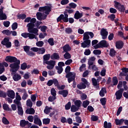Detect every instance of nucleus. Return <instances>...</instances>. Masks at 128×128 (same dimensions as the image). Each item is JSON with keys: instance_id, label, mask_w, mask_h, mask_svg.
Masks as SVG:
<instances>
[{"instance_id": "obj_22", "label": "nucleus", "mask_w": 128, "mask_h": 128, "mask_svg": "<svg viewBox=\"0 0 128 128\" xmlns=\"http://www.w3.org/2000/svg\"><path fill=\"white\" fill-rule=\"evenodd\" d=\"M92 84L94 86L95 88H96V90H100V86L98 84V81L96 80V78H92Z\"/></svg>"}, {"instance_id": "obj_39", "label": "nucleus", "mask_w": 128, "mask_h": 128, "mask_svg": "<svg viewBox=\"0 0 128 128\" xmlns=\"http://www.w3.org/2000/svg\"><path fill=\"white\" fill-rule=\"evenodd\" d=\"M104 128H112V123L111 122L108 123V122L105 121L104 122Z\"/></svg>"}, {"instance_id": "obj_6", "label": "nucleus", "mask_w": 128, "mask_h": 128, "mask_svg": "<svg viewBox=\"0 0 128 128\" xmlns=\"http://www.w3.org/2000/svg\"><path fill=\"white\" fill-rule=\"evenodd\" d=\"M114 2L115 8L118 10L119 12H124L126 10L124 6L122 5L120 2H118L116 0L114 1Z\"/></svg>"}, {"instance_id": "obj_3", "label": "nucleus", "mask_w": 128, "mask_h": 128, "mask_svg": "<svg viewBox=\"0 0 128 128\" xmlns=\"http://www.w3.org/2000/svg\"><path fill=\"white\" fill-rule=\"evenodd\" d=\"M5 60L6 62L11 63L9 66L10 68V70L14 68H13L14 66L20 68V60H18V58L15 56H6L5 58Z\"/></svg>"}, {"instance_id": "obj_13", "label": "nucleus", "mask_w": 128, "mask_h": 128, "mask_svg": "<svg viewBox=\"0 0 128 128\" xmlns=\"http://www.w3.org/2000/svg\"><path fill=\"white\" fill-rule=\"evenodd\" d=\"M6 94L8 98H12V100H14V96H16V93H14V90H8Z\"/></svg>"}, {"instance_id": "obj_23", "label": "nucleus", "mask_w": 128, "mask_h": 128, "mask_svg": "<svg viewBox=\"0 0 128 128\" xmlns=\"http://www.w3.org/2000/svg\"><path fill=\"white\" fill-rule=\"evenodd\" d=\"M34 112H36V110L34 108H32V107L28 108L26 110V114H34Z\"/></svg>"}, {"instance_id": "obj_38", "label": "nucleus", "mask_w": 128, "mask_h": 128, "mask_svg": "<svg viewBox=\"0 0 128 128\" xmlns=\"http://www.w3.org/2000/svg\"><path fill=\"white\" fill-rule=\"evenodd\" d=\"M43 124H50V119L49 118H46L42 120Z\"/></svg>"}, {"instance_id": "obj_30", "label": "nucleus", "mask_w": 128, "mask_h": 128, "mask_svg": "<svg viewBox=\"0 0 128 128\" xmlns=\"http://www.w3.org/2000/svg\"><path fill=\"white\" fill-rule=\"evenodd\" d=\"M64 58L65 60H70L72 58V55L68 52H65L64 54Z\"/></svg>"}, {"instance_id": "obj_31", "label": "nucleus", "mask_w": 128, "mask_h": 128, "mask_svg": "<svg viewBox=\"0 0 128 128\" xmlns=\"http://www.w3.org/2000/svg\"><path fill=\"white\" fill-rule=\"evenodd\" d=\"M79 110L80 109L77 106H75V105H72L71 106L70 110L72 112H78Z\"/></svg>"}, {"instance_id": "obj_29", "label": "nucleus", "mask_w": 128, "mask_h": 128, "mask_svg": "<svg viewBox=\"0 0 128 128\" xmlns=\"http://www.w3.org/2000/svg\"><path fill=\"white\" fill-rule=\"evenodd\" d=\"M76 6H77V5L76 4V3L71 2L69 4L68 6H66V8H68L69 10H70L71 8H76Z\"/></svg>"}, {"instance_id": "obj_12", "label": "nucleus", "mask_w": 128, "mask_h": 128, "mask_svg": "<svg viewBox=\"0 0 128 128\" xmlns=\"http://www.w3.org/2000/svg\"><path fill=\"white\" fill-rule=\"evenodd\" d=\"M34 123L35 124H38V126H42V120H40V118H38V115L34 116Z\"/></svg>"}, {"instance_id": "obj_48", "label": "nucleus", "mask_w": 128, "mask_h": 128, "mask_svg": "<svg viewBox=\"0 0 128 128\" xmlns=\"http://www.w3.org/2000/svg\"><path fill=\"white\" fill-rule=\"evenodd\" d=\"M108 18H110L112 22H114V20L116 18V14H111L108 16Z\"/></svg>"}, {"instance_id": "obj_5", "label": "nucleus", "mask_w": 128, "mask_h": 128, "mask_svg": "<svg viewBox=\"0 0 128 128\" xmlns=\"http://www.w3.org/2000/svg\"><path fill=\"white\" fill-rule=\"evenodd\" d=\"M84 42L81 43V47L83 48H90V40L88 36V32H86L83 36Z\"/></svg>"}, {"instance_id": "obj_14", "label": "nucleus", "mask_w": 128, "mask_h": 128, "mask_svg": "<svg viewBox=\"0 0 128 128\" xmlns=\"http://www.w3.org/2000/svg\"><path fill=\"white\" fill-rule=\"evenodd\" d=\"M116 47L118 50H122L124 48V42L122 40L116 41Z\"/></svg>"}, {"instance_id": "obj_47", "label": "nucleus", "mask_w": 128, "mask_h": 128, "mask_svg": "<svg viewBox=\"0 0 128 128\" xmlns=\"http://www.w3.org/2000/svg\"><path fill=\"white\" fill-rule=\"evenodd\" d=\"M81 82L82 84H86V86H90V84L88 83V80L86 79L85 78H81Z\"/></svg>"}, {"instance_id": "obj_18", "label": "nucleus", "mask_w": 128, "mask_h": 128, "mask_svg": "<svg viewBox=\"0 0 128 128\" xmlns=\"http://www.w3.org/2000/svg\"><path fill=\"white\" fill-rule=\"evenodd\" d=\"M99 44L101 48H108V43L106 40H102L99 42Z\"/></svg>"}, {"instance_id": "obj_21", "label": "nucleus", "mask_w": 128, "mask_h": 128, "mask_svg": "<svg viewBox=\"0 0 128 128\" xmlns=\"http://www.w3.org/2000/svg\"><path fill=\"white\" fill-rule=\"evenodd\" d=\"M82 13H80L78 10H77L74 15V18L76 20H80V18H82Z\"/></svg>"}, {"instance_id": "obj_8", "label": "nucleus", "mask_w": 128, "mask_h": 128, "mask_svg": "<svg viewBox=\"0 0 128 128\" xmlns=\"http://www.w3.org/2000/svg\"><path fill=\"white\" fill-rule=\"evenodd\" d=\"M38 12H44L46 14H50V12H52V7L50 6H44L42 7H40L38 9Z\"/></svg>"}, {"instance_id": "obj_52", "label": "nucleus", "mask_w": 128, "mask_h": 128, "mask_svg": "<svg viewBox=\"0 0 128 128\" xmlns=\"http://www.w3.org/2000/svg\"><path fill=\"white\" fill-rule=\"evenodd\" d=\"M52 82H53V84L55 86H57L58 88V86H60V84H58V79L54 78V79H52Z\"/></svg>"}, {"instance_id": "obj_60", "label": "nucleus", "mask_w": 128, "mask_h": 128, "mask_svg": "<svg viewBox=\"0 0 128 128\" xmlns=\"http://www.w3.org/2000/svg\"><path fill=\"white\" fill-rule=\"evenodd\" d=\"M65 32L66 34H72V29L70 28H66Z\"/></svg>"}, {"instance_id": "obj_20", "label": "nucleus", "mask_w": 128, "mask_h": 128, "mask_svg": "<svg viewBox=\"0 0 128 128\" xmlns=\"http://www.w3.org/2000/svg\"><path fill=\"white\" fill-rule=\"evenodd\" d=\"M58 94H59L62 96L64 98H66L68 94V90H60L58 92Z\"/></svg>"}, {"instance_id": "obj_46", "label": "nucleus", "mask_w": 128, "mask_h": 128, "mask_svg": "<svg viewBox=\"0 0 128 128\" xmlns=\"http://www.w3.org/2000/svg\"><path fill=\"white\" fill-rule=\"evenodd\" d=\"M100 102L102 106H106V98H100Z\"/></svg>"}, {"instance_id": "obj_44", "label": "nucleus", "mask_w": 128, "mask_h": 128, "mask_svg": "<svg viewBox=\"0 0 128 128\" xmlns=\"http://www.w3.org/2000/svg\"><path fill=\"white\" fill-rule=\"evenodd\" d=\"M46 52V49L44 48H39L38 54H44Z\"/></svg>"}, {"instance_id": "obj_40", "label": "nucleus", "mask_w": 128, "mask_h": 128, "mask_svg": "<svg viewBox=\"0 0 128 128\" xmlns=\"http://www.w3.org/2000/svg\"><path fill=\"white\" fill-rule=\"evenodd\" d=\"M2 34L10 36V31L9 30H4L2 31Z\"/></svg>"}, {"instance_id": "obj_15", "label": "nucleus", "mask_w": 128, "mask_h": 128, "mask_svg": "<svg viewBox=\"0 0 128 128\" xmlns=\"http://www.w3.org/2000/svg\"><path fill=\"white\" fill-rule=\"evenodd\" d=\"M17 108L18 116H24V109H22V104L17 105Z\"/></svg>"}, {"instance_id": "obj_42", "label": "nucleus", "mask_w": 128, "mask_h": 128, "mask_svg": "<svg viewBox=\"0 0 128 128\" xmlns=\"http://www.w3.org/2000/svg\"><path fill=\"white\" fill-rule=\"evenodd\" d=\"M70 108H72V103L70 102H68V104L65 105V110H70Z\"/></svg>"}, {"instance_id": "obj_24", "label": "nucleus", "mask_w": 128, "mask_h": 128, "mask_svg": "<svg viewBox=\"0 0 128 128\" xmlns=\"http://www.w3.org/2000/svg\"><path fill=\"white\" fill-rule=\"evenodd\" d=\"M60 55L58 53L54 52L50 56L51 60H60Z\"/></svg>"}, {"instance_id": "obj_11", "label": "nucleus", "mask_w": 128, "mask_h": 128, "mask_svg": "<svg viewBox=\"0 0 128 128\" xmlns=\"http://www.w3.org/2000/svg\"><path fill=\"white\" fill-rule=\"evenodd\" d=\"M100 34L102 36V40H106L108 38V32L106 31V29L102 28L100 30Z\"/></svg>"}, {"instance_id": "obj_28", "label": "nucleus", "mask_w": 128, "mask_h": 128, "mask_svg": "<svg viewBox=\"0 0 128 128\" xmlns=\"http://www.w3.org/2000/svg\"><path fill=\"white\" fill-rule=\"evenodd\" d=\"M77 88L79 90H84L86 88V86L81 82L77 84Z\"/></svg>"}, {"instance_id": "obj_63", "label": "nucleus", "mask_w": 128, "mask_h": 128, "mask_svg": "<svg viewBox=\"0 0 128 128\" xmlns=\"http://www.w3.org/2000/svg\"><path fill=\"white\" fill-rule=\"evenodd\" d=\"M12 28L13 30H14L18 28V23L15 22L12 24Z\"/></svg>"}, {"instance_id": "obj_34", "label": "nucleus", "mask_w": 128, "mask_h": 128, "mask_svg": "<svg viewBox=\"0 0 128 128\" xmlns=\"http://www.w3.org/2000/svg\"><path fill=\"white\" fill-rule=\"evenodd\" d=\"M36 16L37 18V19H38V20H40V22H42V13L40 12H37L36 14Z\"/></svg>"}, {"instance_id": "obj_35", "label": "nucleus", "mask_w": 128, "mask_h": 128, "mask_svg": "<svg viewBox=\"0 0 128 128\" xmlns=\"http://www.w3.org/2000/svg\"><path fill=\"white\" fill-rule=\"evenodd\" d=\"M50 110H52V107H48V106H46L45 107V109L44 110V112L46 114H48L49 112H50Z\"/></svg>"}, {"instance_id": "obj_27", "label": "nucleus", "mask_w": 128, "mask_h": 128, "mask_svg": "<svg viewBox=\"0 0 128 128\" xmlns=\"http://www.w3.org/2000/svg\"><path fill=\"white\" fill-rule=\"evenodd\" d=\"M28 124H30V122H28V121H26L24 120H22L20 122V126L22 128H24V126H26Z\"/></svg>"}, {"instance_id": "obj_26", "label": "nucleus", "mask_w": 128, "mask_h": 128, "mask_svg": "<svg viewBox=\"0 0 128 128\" xmlns=\"http://www.w3.org/2000/svg\"><path fill=\"white\" fill-rule=\"evenodd\" d=\"M105 94H106V89L104 88H102L99 92L100 96H102V98L104 96Z\"/></svg>"}, {"instance_id": "obj_10", "label": "nucleus", "mask_w": 128, "mask_h": 128, "mask_svg": "<svg viewBox=\"0 0 128 128\" xmlns=\"http://www.w3.org/2000/svg\"><path fill=\"white\" fill-rule=\"evenodd\" d=\"M124 88H120L115 93V96H116V100H120L122 98V94L124 93Z\"/></svg>"}, {"instance_id": "obj_19", "label": "nucleus", "mask_w": 128, "mask_h": 128, "mask_svg": "<svg viewBox=\"0 0 128 128\" xmlns=\"http://www.w3.org/2000/svg\"><path fill=\"white\" fill-rule=\"evenodd\" d=\"M63 52H70L72 50V48L70 46V44H66L64 45L63 47Z\"/></svg>"}, {"instance_id": "obj_49", "label": "nucleus", "mask_w": 128, "mask_h": 128, "mask_svg": "<svg viewBox=\"0 0 128 128\" xmlns=\"http://www.w3.org/2000/svg\"><path fill=\"white\" fill-rule=\"evenodd\" d=\"M56 69L57 70L59 74H60L62 72L64 71V68L61 67H58V66H56Z\"/></svg>"}, {"instance_id": "obj_61", "label": "nucleus", "mask_w": 128, "mask_h": 128, "mask_svg": "<svg viewBox=\"0 0 128 128\" xmlns=\"http://www.w3.org/2000/svg\"><path fill=\"white\" fill-rule=\"evenodd\" d=\"M44 42L42 41H38V42H36V46H39V48H42L44 46Z\"/></svg>"}, {"instance_id": "obj_57", "label": "nucleus", "mask_w": 128, "mask_h": 128, "mask_svg": "<svg viewBox=\"0 0 128 128\" xmlns=\"http://www.w3.org/2000/svg\"><path fill=\"white\" fill-rule=\"evenodd\" d=\"M23 48L24 51L26 52V54H28L30 51V46H24Z\"/></svg>"}, {"instance_id": "obj_59", "label": "nucleus", "mask_w": 128, "mask_h": 128, "mask_svg": "<svg viewBox=\"0 0 128 128\" xmlns=\"http://www.w3.org/2000/svg\"><path fill=\"white\" fill-rule=\"evenodd\" d=\"M7 17L6 15V14H2L0 15V20H6Z\"/></svg>"}, {"instance_id": "obj_55", "label": "nucleus", "mask_w": 128, "mask_h": 128, "mask_svg": "<svg viewBox=\"0 0 128 128\" xmlns=\"http://www.w3.org/2000/svg\"><path fill=\"white\" fill-rule=\"evenodd\" d=\"M50 92L52 96H56V89H54V88H51Z\"/></svg>"}, {"instance_id": "obj_17", "label": "nucleus", "mask_w": 128, "mask_h": 128, "mask_svg": "<svg viewBox=\"0 0 128 128\" xmlns=\"http://www.w3.org/2000/svg\"><path fill=\"white\" fill-rule=\"evenodd\" d=\"M20 100H22V97H20V95H17L16 96V99L14 100V102L16 104V106L22 104V102H20Z\"/></svg>"}, {"instance_id": "obj_2", "label": "nucleus", "mask_w": 128, "mask_h": 128, "mask_svg": "<svg viewBox=\"0 0 128 128\" xmlns=\"http://www.w3.org/2000/svg\"><path fill=\"white\" fill-rule=\"evenodd\" d=\"M50 54H46L43 56V64H48L46 66V68L48 70H54V66H56V60H50Z\"/></svg>"}, {"instance_id": "obj_32", "label": "nucleus", "mask_w": 128, "mask_h": 128, "mask_svg": "<svg viewBox=\"0 0 128 128\" xmlns=\"http://www.w3.org/2000/svg\"><path fill=\"white\" fill-rule=\"evenodd\" d=\"M116 52L114 48H111L110 51V56L112 58L116 56Z\"/></svg>"}, {"instance_id": "obj_43", "label": "nucleus", "mask_w": 128, "mask_h": 128, "mask_svg": "<svg viewBox=\"0 0 128 128\" xmlns=\"http://www.w3.org/2000/svg\"><path fill=\"white\" fill-rule=\"evenodd\" d=\"M0 98H6V92L0 90Z\"/></svg>"}, {"instance_id": "obj_56", "label": "nucleus", "mask_w": 128, "mask_h": 128, "mask_svg": "<svg viewBox=\"0 0 128 128\" xmlns=\"http://www.w3.org/2000/svg\"><path fill=\"white\" fill-rule=\"evenodd\" d=\"M26 106H29V108L32 107V102L30 100V99H28L26 101Z\"/></svg>"}, {"instance_id": "obj_41", "label": "nucleus", "mask_w": 128, "mask_h": 128, "mask_svg": "<svg viewBox=\"0 0 128 128\" xmlns=\"http://www.w3.org/2000/svg\"><path fill=\"white\" fill-rule=\"evenodd\" d=\"M48 42L50 46H54V38H50L48 40Z\"/></svg>"}, {"instance_id": "obj_9", "label": "nucleus", "mask_w": 128, "mask_h": 128, "mask_svg": "<svg viewBox=\"0 0 128 128\" xmlns=\"http://www.w3.org/2000/svg\"><path fill=\"white\" fill-rule=\"evenodd\" d=\"M1 44L2 46H6L7 48H12V42H10V38H4L3 40L2 41Z\"/></svg>"}, {"instance_id": "obj_25", "label": "nucleus", "mask_w": 128, "mask_h": 128, "mask_svg": "<svg viewBox=\"0 0 128 128\" xmlns=\"http://www.w3.org/2000/svg\"><path fill=\"white\" fill-rule=\"evenodd\" d=\"M124 122V119L122 118L120 120L116 119L115 120V124L116 126H120V124H122Z\"/></svg>"}, {"instance_id": "obj_36", "label": "nucleus", "mask_w": 128, "mask_h": 128, "mask_svg": "<svg viewBox=\"0 0 128 128\" xmlns=\"http://www.w3.org/2000/svg\"><path fill=\"white\" fill-rule=\"evenodd\" d=\"M112 82L113 83V86H117L118 84V77L114 76L112 78Z\"/></svg>"}, {"instance_id": "obj_51", "label": "nucleus", "mask_w": 128, "mask_h": 128, "mask_svg": "<svg viewBox=\"0 0 128 128\" xmlns=\"http://www.w3.org/2000/svg\"><path fill=\"white\" fill-rule=\"evenodd\" d=\"M88 104H90V101H88V100H86L83 102H82V106L84 108H88Z\"/></svg>"}, {"instance_id": "obj_7", "label": "nucleus", "mask_w": 128, "mask_h": 128, "mask_svg": "<svg viewBox=\"0 0 128 128\" xmlns=\"http://www.w3.org/2000/svg\"><path fill=\"white\" fill-rule=\"evenodd\" d=\"M66 78H68V84H70L72 82H74L76 80V73L70 72L66 74Z\"/></svg>"}, {"instance_id": "obj_50", "label": "nucleus", "mask_w": 128, "mask_h": 128, "mask_svg": "<svg viewBox=\"0 0 128 128\" xmlns=\"http://www.w3.org/2000/svg\"><path fill=\"white\" fill-rule=\"evenodd\" d=\"M24 92L23 94V96H22V99L24 100H26V98L28 97V93H26V90L24 89Z\"/></svg>"}, {"instance_id": "obj_54", "label": "nucleus", "mask_w": 128, "mask_h": 128, "mask_svg": "<svg viewBox=\"0 0 128 128\" xmlns=\"http://www.w3.org/2000/svg\"><path fill=\"white\" fill-rule=\"evenodd\" d=\"M28 68V64H26V62H24L23 64H21L20 66V68L22 70H24Z\"/></svg>"}, {"instance_id": "obj_45", "label": "nucleus", "mask_w": 128, "mask_h": 128, "mask_svg": "<svg viewBox=\"0 0 128 128\" xmlns=\"http://www.w3.org/2000/svg\"><path fill=\"white\" fill-rule=\"evenodd\" d=\"M2 122L4 124H10V122L6 117H3L2 118Z\"/></svg>"}, {"instance_id": "obj_4", "label": "nucleus", "mask_w": 128, "mask_h": 128, "mask_svg": "<svg viewBox=\"0 0 128 128\" xmlns=\"http://www.w3.org/2000/svg\"><path fill=\"white\" fill-rule=\"evenodd\" d=\"M20 68H18V66H14L13 67V69H10V72H11V75L12 77V80L14 82H18V80H22V76L18 73H16V72L18 70V69Z\"/></svg>"}, {"instance_id": "obj_33", "label": "nucleus", "mask_w": 128, "mask_h": 128, "mask_svg": "<svg viewBox=\"0 0 128 128\" xmlns=\"http://www.w3.org/2000/svg\"><path fill=\"white\" fill-rule=\"evenodd\" d=\"M74 104L80 109L82 105V101H80V100H76V102H74Z\"/></svg>"}, {"instance_id": "obj_62", "label": "nucleus", "mask_w": 128, "mask_h": 128, "mask_svg": "<svg viewBox=\"0 0 128 128\" xmlns=\"http://www.w3.org/2000/svg\"><path fill=\"white\" fill-rule=\"evenodd\" d=\"M3 24L5 28H8L10 24V21H4L3 22Z\"/></svg>"}, {"instance_id": "obj_64", "label": "nucleus", "mask_w": 128, "mask_h": 128, "mask_svg": "<svg viewBox=\"0 0 128 128\" xmlns=\"http://www.w3.org/2000/svg\"><path fill=\"white\" fill-rule=\"evenodd\" d=\"M93 54H96V56H98V54L100 55L102 54V51L99 50H96L93 51Z\"/></svg>"}, {"instance_id": "obj_16", "label": "nucleus", "mask_w": 128, "mask_h": 128, "mask_svg": "<svg viewBox=\"0 0 128 128\" xmlns=\"http://www.w3.org/2000/svg\"><path fill=\"white\" fill-rule=\"evenodd\" d=\"M42 24V22L40 21H36V22L34 23V26L33 27V28H36L37 30H38H38L42 28V26H40Z\"/></svg>"}, {"instance_id": "obj_1", "label": "nucleus", "mask_w": 128, "mask_h": 128, "mask_svg": "<svg viewBox=\"0 0 128 128\" xmlns=\"http://www.w3.org/2000/svg\"><path fill=\"white\" fill-rule=\"evenodd\" d=\"M24 22H29L26 25L28 30L31 34H38V30L36 28H34V24L36 22V18H32L30 17H28L24 20Z\"/></svg>"}, {"instance_id": "obj_53", "label": "nucleus", "mask_w": 128, "mask_h": 128, "mask_svg": "<svg viewBox=\"0 0 128 128\" xmlns=\"http://www.w3.org/2000/svg\"><path fill=\"white\" fill-rule=\"evenodd\" d=\"M91 120H92V122H96L97 120H98V116L92 115L91 116Z\"/></svg>"}, {"instance_id": "obj_37", "label": "nucleus", "mask_w": 128, "mask_h": 128, "mask_svg": "<svg viewBox=\"0 0 128 128\" xmlns=\"http://www.w3.org/2000/svg\"><path fill=\"white\" fill-rule=\"evenodd\" d=\"M17 18L18 20H24L26 18V14H19L17 15Z\"/></svg>"}, {"instance_id": "obj_58", "label": "nucleus", "mask_w": 128, "mask_h": 128, "mask_svg": "<svg viewBox=\"0 0 128 128\" xmlns=\"http://www.w3.org/2000/svg\"><path fill=\"white\" fill-rule=\"evenodd\" d=\"M56 100V96H50L48 98V102H54V100Z\"/></svg>"}]
</instances>
